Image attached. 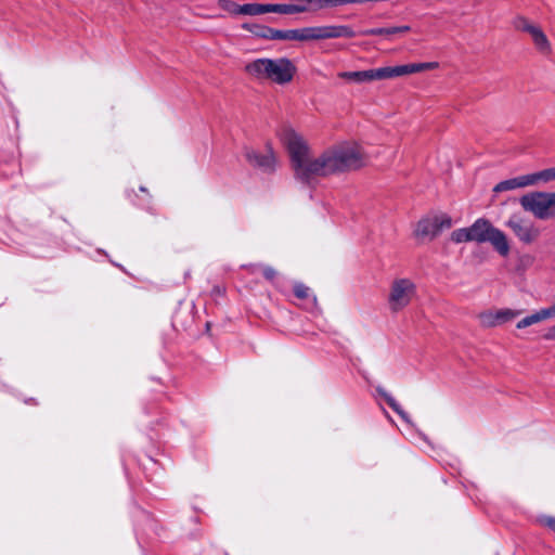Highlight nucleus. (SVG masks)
<instances>
[{"instance_id":"bb28decb","label":"nucleus","mask_w":555,"mask_h":555,"mask_svg":"<svg viewBox=\"0 0 555 555\" xmlns=\"http://www.w3.org/2000/svg\"><path fill=\"white\" fill-rule=\"evenodd\" d=\"M306 2L310 3L311 13L324 10L323 0H306Z\"/></svg>"},{"instance_id":"b1692460","label":"nucleus","mask_w":555,"mask_h":555,"mask_svg":"<svg viewBox=\"0 0 555 555\" xmlns=\"http://www.w3.org/2000/svg\"><path fill=\"white\" fill-rule=\"evenodd\" d=\"M411 30L410 26L384 27V40H389L396 35H403Z\"/></svg>"},{"instance_id":"a211bd4d","label":"nucleus","mask_w":555,"mask_h":555,"mask_svg":"<svg viewBox=\"0 0 555 555\" xmlns=\"http://www.w3.org/2000/svg\"><path fill=\"white\" fill-rule=\"evenodd\" d=\"M279 14H299L311 12L310 3L299 0L298 3H278Z\"/></svg>"},{"instance_id":"f3484780","label":"nucleus","mask_w":555,"mask_h":555,"mask_svg":"<svg viewBox=\"0 0 555 555\" xmlns=\"http://www.w3.org/2000/svg\"><path fill=\"white\" fill-rule=\"evenodd\" d=\"M531 39L535 46V48L543 54H547L551 52V44L545 34L541 29V27L535 26L533 30L529 34Z\"/></svg>"},{"instance_id":"f257e3e1","label":"nucleus","mask_w":555,"mask_h":555,"mask_svg":"<svg viewBox=\"0 0 555 555\" xmlns=\"http://www.w3.org/2000/svg\"><path fill=\"white\" fill-rule=\"evenodd\" d=\"M283 141L295 178L306 184H312L319 178L356 170L363 165L362 154L356 145H335L313 156L307 142L295 131H286Z\"/></svg>"},{"instance_id":"cd10ccee","label":"nucleus","mask_w":555,"mask_h":555,"mask_svg":"<svg viewBox=\"0 0 555 555\" xmlns=\"http://www.w3.org/2000/svg\"><path fill=\"white\" fill-rule=\"evenodd\" d=\"M542 522L544 526H546L550 530H552L555 533V517H544L542 519Z\"/></svg>"},{"instance_id":"4468645a","label":"nucleus","mask_w":555,"mask_h":555,"mask_svg":"<svg viewBox=\"0 0 555 555\" xmlns=\"http://www.w3.org/2000/svg\"><path fill=\"white\" fill-rule=\"evenodd\" d=\"M266 13H279L278 3H246L241 7V15H261Z\"/></svg>"},{"instance_id":"a878e982","label":"nucleus","mask_w":555,"mask_h":555,"mask_svg":"<svg viewBox=\"0 0 555 555\" xmlns=\"http://www.w3.org/2000/svg\"><path fill=\"white\" fill-rule=\"evenodd\" d=\"M294 294L299 299H308L310 297V288L302 283L294 285Z\"/></svg>"},{"instance_id":"aec40b11","label":"nucleus","mask_w":555,"mask_h":555,"mask_svg":"<svg viewBox=\"0 0 555 555\" xmlns=\"http://www.w3.org/2000/svg\"><path fill=\"white\" fill-rule=\"evenodd\" d=\"M247 269L251 273H255L258 269H261L264 279L268 280L269 282H274V280L278 276V271L270 266L249 264V266H247Z\"/></svg>"},{"instance_id":"393cba45","label":"nucleus","mask_w":555,"mask_h":555,"mask_svg":"<svg viewBox=\"0 0 555 555\" xmlns=\"http://www.w3.org/2000/svg\"><path fill=\"white\" fill-rule=\"evenodd\" d=\"M384 400L388 403V405L396 412L400 415V417L406 422V423H410V417L409 415L402 410V408L400 406V404L390 396H387L385 392H384Z\"/></svg>"},{"instance_id":"6ab92c4d","label":"nucleus","mask_w":555,"mask_h":555,"mask_svg":"<svg viewBox=\"0 0 555 555\" xmlns=\"http://www.w3.org/2000/svg\"><path fill=\"white\" fill-rule=\"evenodd\" d=\"M530 185L538 184L539 182H550L555 180V167L541 170L539 172L528 175Z\"/></svg>"},{"instance_id":"f03ea898","label":"nucleus","mask_w":555,"mask_h":555,"mask_svg":"<svg viewBox=\"0 0 555 555\" xmlns=\"http://www.w3.org/2000/svg\"><path fill=\"white\" fill-rule=\"evenodd\" d=\"M244 70L255 79L269 80L283 86L293 80L297 68L293 61L287 57H262L247 63Z\"/></svg>"},{"instance_id":"4be33fe9","label":"nucleus","mask_w":555,"mask_h":555,"mask_svg":"<svg viewBox=\"0 0 555 555\" xmlns=\"http://www.w3.org/2000/svg\"><path fill=\"white\" fill-rule=\"evenodd\" d=\"M451 241L456 244L464 243V242H472L470 234H469V228H461V229L454 230L451 233Z\"/></svg>"},{"instance_id":"20e7f679","label":"nucleus","mask_w":555,"mask_h":555,"mask_svg":"<svg viewBox=\"0 0 555 555\" xmlns=\"http://www.w3.org/2000/svg\"><path fill=\"white\" fill-rule=\"evenodd\" d=\"M354 30L348 25L309 26L293 29V41H317L336 38H352Z\"/></svg>"},{"instance_id":"412c9836","label":"nucleus","mask_w":555,"mask_h":555,"mask_svg":"<svg viewBox=\"0 0 555 555\" xmlns=\"http://www.w3.org/2000/svg\"><path fill=\"white\" fill-rule=\"evenodd\" d=\"M513 25L515 29L530 34L533 28L537 26L532 24L528 18L524 16H518L514 20Z\"/></svg>"},{"instance_id":"0eeeda50","label":"nucleus","mask_w":555,"mask_h":555,"mask_svg":"<svg viewBox=\"0 0 555 555\" xmlns=\"http://www.w3.org/2000/svg\"><path fill=\"white\" fill-rule=\"evenodd\" d=\"M506 227L512 230L519 242L526 245L535 243L541 234L534 222L520 214L512 215L506 221Z\"/></svg>"},{"instance_id":"6e6552de","label":"nucleus","mask_w":555,"mask_h":555,"mask_svg":"<svg viewBox=\"0 0 555 555\" xmlns=\"http://www.w3.org/2000/svg\"><path fill=\"white\" fill-rule=\"evenodd\" d=\"M415 295V285L408 279L396 280L390 287L388 308L392 313L404 309Z\"/></svg>"},{"instance_id":"c85d7f7f","label":"nucleus","mask_w":555,"mask_h":555,"mask_svg":"<svg viewBox=\"0 0 555 555\" xmlns=\"http://www.w3.org/2000/svg\"><path fill=\"white\" fill-rule=\"evenodd\" d=\"M544 338L547 340H555V324L548 328L544 335Z\"/></svg>"},{"instance_id":"f8f14e48","label":"nucleus","mask_w":555,"mask_h":555,"mask_svg":"<svg viewBox=\"0 0 555 555\" xmlns=\"http://www.w3.org/2000/svg\"><path fill=\"white\" fill-rule=\"evenodd\" d=\"M520 310L513 309H500V310H488L479 313L478 319L483 327H495L509 322L520 315Z\"/></svg>"},{"instance_id":"9b49d317","label":"nucleus","mask_w":555,"mask_h":555,"mask_svg":"<svg viewBox=\"0 0 555 555\" xmlns=\"http://www.w3.org/2000/svg\"><path fill=\"white\" fill-rule=\"evenodd\" d=\"M245 157L253 167L259 168L262 171L271 172L275 169L276 157L269 144L266 146L264 152L256 150L246 151Z\"/></svg>"},{"instance_id":"5701e85b","label":"nucleus","mask_w":555,"mask_h":555,"mask_svg":"<svg viewBox=\"0 0 555 555\" xmlns=\"http://www.w3.org/2000/svg\"><path fill=\"white\" fill-rule=\"evenodd\" d=\"M218 7L232 15H241V4H237L231 0H218Z\"/></svg>"},{"instance_id":"423d86ee","label":"nucleus","mask_w":555,"mask_h":555,"mask_svg":"<svg viewBox=\"0 0 555 555\" xmlns=\"http://www.w3.org/2000/svg\"><path fill=\"white\" fill-rule=\"evenodd\" d=\"M452 224V218L447 214L428 215L418 220V222L415 225L413 234L417 240L433 241L443 230L450 229Z\"/></svg>"},{"instance_id":"1a4fd4ad","label":"nucleus","mask_w":555,"mask_h":555,"mask_svg":"<svg viewBox=\"0 0 555 555\" xmlns=\"http://www.w3.org/2000/svg\"><path fill=\"white\" fill-rule=\"evenodd\" d=\"M439 67L438 62L410 63L384 67V79L406 76L411 74L434 70Z\"/></svg>"},{"instance_id":"dca6fc26","label":"nucleus","mask_w":555,"mask_h":555,"mask_svg":"<svg viewBox=\"0 0 555 555\" xmlns=\"http://www.w3.org/2000/svg\"><path fill=\"white\" fill-rule=\"evenodd\" d=\"M551 318H552V315L550 314L547 309L544 308V309H541V310L521 319L519 322H517L516 327L518 330H522V328H526L528 326H531L533 324H537L539 322H542V321L551 319Z\"/></svg>"},{"instance_id":"39448f33","label":"nucleus","mask_w":555,"mask_h":555,"mask_svg":"<svg viewBox=\"0 0 555 555\" xmlns=\"http://www.w3.org/2000/svg\"><path fill=\"white\" fill-rule=\"evenodd\" d=\"M520 205L540 220L555 218V192H531L520 197Z\"/></svg>"},{"instance_id":"c756f323","label":"nucleus","mask_w":555,"mask_h":555,"mask_svg":"<svg viewBox=\"0 0 555 555\" xmlns=\"http://www.w3.org/2000/svg\"><path fill=\"white\" fill-rule=\"evenodd\" d=\"M373 396L375 397L377 403L379 404V396H382V389L377 386L376 389H375V392L373 393Z\"/></svg>"},{"instance_id":"2eb2a0df","label":"nucleus","mask_w":555,"mask_h":555,"mask_svg":"<svg viewBox=\"0 0 555 555\" xmlns=\"http://www.w3.org/2000/svg\"><path fill=\"white\" fill-rule=\"evenodd\" d=\"M530 182H532V180H529L528 175H525V176L516 177V178L508 179V180L498 183L494 186L493 191L494 192H504V191L515 190V189H519V188H525V186L530 185Z\"/></svg>"},{"instance_id":"9d476101","label":"nucleus","mask_w":555,"mask_h":555,"mask_svg":"<svg viewBox=\"0 0 555 555\" xmlns=\"http://www.w3.org/2000/svg\"><path fill=\"white\" fill-rule=\"evenodd\" d=\"M242 28L260 39L293 41V29L281 30L264 25L249 23H244Z\"/></svg>"},{"instance_id":"ddd939ff","label":"nucleus","mask_w":555,"mask_h":555,"mask_svg":"<svg viewBox=\"0 0 555 555\" xmlns=\"http://www.w3.org/2000/svg\"><path fill=\"white\" fill-rule=\"evenodd\" d=\"M338 77L353 83H363L382 79V68L358 72H340L338 73Z\"/></svg>"},{"instance_id":"7ed1b4c3","label":"nucleus","mask_w":555,"mask_h":555,"mask_svg":"<svg viewBox=\"0 0 555 555\" xmlns=\"http://www.w3.org/2000/svg\"><path fill=\"white\" fill-rule=\"evenodd\" d=\"M468 228L472 242H490L501 256L508 255L509 245L506 235L494 228L487 219L479 218Z\"/></svg>"}]
</instances>
